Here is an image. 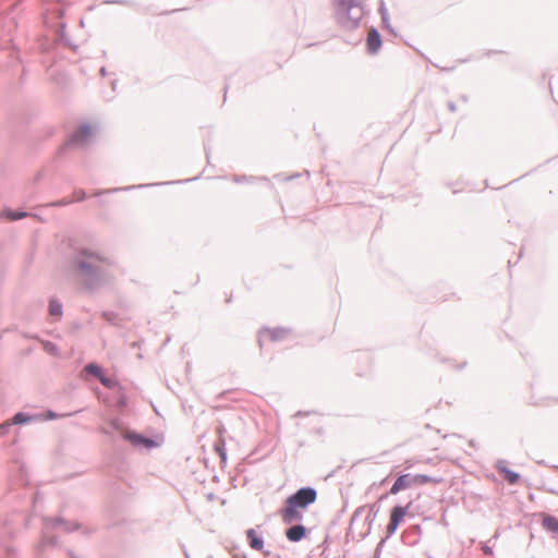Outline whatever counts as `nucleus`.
Masks as SVG:
<instances>
[{"label": "nucleus", "mask_w": 558, "mask_h": 558, "mask_svg": "<svg viewBox=\"0 0 558 558\" xmlns=\"http://www.w3.org/2000/svg\"><path fill=\"white\" fill-rule=\"evenodd\" d=\"M317 499V490L314 487H301L286 500L279 513L283 523L293 524L303 520V511Z\"/></svg>", "instance_id": "obj_1"}, {"label": "nucleus", "mask_w": 558, "mask_h": 558, "mask_svg": "<svg viewBox=\"0 0 558 558\" xmlns=\"http://www.w3.org/2000/svg\"><path fill=\"white\" fill-rule=\"evenodd\" d=\"M337 23L347 31L360 26L364 16V7L361 0H332Z\"/></svg>", "instance_id": "obj_2"}, {"label": "nucleus", "mask_w": 558, "mask_h": 558, "mask_svg": "<svg viewBox=\"0 0 558 558\" xmlns=\"http://www.w3.org/2000/svg\"><path fill=\"white\" fill-rule=\"evenodd\" d=\"M411 504L407 506L396 505L390 510L389 522L386 526V536L383 538L385 542L390 538L398 530L399 525L403 522Z\"/></svg>", "instance_id": "obj_3"}, {"label": "nucleus", "mask_w": 558, "mask_h": 558, "mask_svg": "<svg viewBox=\"0 0 558 558\" xmlns=\"http://www.w3.org/2000/svg\"><path fill=\"white\" fill-rule=\"evenodd\" d=\"M107 263L105 257L95 253H84L82 258L78 259L77 266L83 271L96 270L101 264Z\"/></svg>", "instance_id": "obj_4"}, {"label": "nucleus", "mask_w": 558, "mask_h": 558, "mask_svg": "<svg viewBox=\"0 0 558 558\" xmlns=\"http://www.w3.org/2000/svg\"><path fill=\"white\" fill-rule=\"evenodd\" d=\"M507 463L508 462L506 460H498L495 464V469L497 470L498 474L508 482V484L517 485L521 480V475L518 472L509 469Z\"/></svg>", "instance_id": "obj_5"}, {"label": "nucleus", "mask_w": 558, "mask_h": 558, "mask_svg": "<svg viewBox=\"0 0 558 558\" xmlns=\"http://www.w3.org/2000/svg\"><path fill=\"white\" fill-rule=\"evenodd\" d=\"M383 40L377 28L372 27L366 38V49L369 54H376L381 48Z\"/></svg>", "instance_id": "obj_6"}, {"label": "nucleus", "mask_w": 558, "mask_h": 558, "mask_svg": "<svg viewBox=\"0 0 558 558\" xmlns=\"http://www.w3.org/2000/svg\"><path fill=\"white\" fill-rule=\"evenodd\" d=\"M307 533L308 530L301 523L293 524L284 531L286 537L292 543L301 542L306 537Z\"/></svg>", "instance_id": "obj_7"}, {"label": "nucleus", "mask_w": 558, "mask_h": 558, "mask_svg": "<svg viewBox=\"0 0 558 558\" xmlns=\"http://www.w3.org/2000/svg\"><path fill=\"white\" fill-rule=\"evenodd\" d=\"M288 332L289 330L282 327L265 328L260 330L258 341L262 344L264 337H268L271 341H280L286 338Z\"/></svg>", "instance_id": "obj_8"}, {"label": "nucleus", "mask_w": 558, "mask_h": 558, "mask_svg": "<svg viewBox=\"0 0 558 558\" xmlns=\"http://www.w3.org/2000/svg\"><path fill=\"white\" fill-rule=\"evenodd\" d=\"M413 485V477L410 473L399 475L392 486L390 487L389 494L397 495L403 489L409 488Z\"/></svg>", "instance_id": "obj_9"}, {"label": "nucleus", "mask_w": 558, "mask_h": 558, "mask_svg": "<svg viewBox=\"0 0 558 558\" xmlns=\"http://www.w3.org/2000/svg\"><path fill=\"white\" fill-rule=\"evenodd\" d=\"M379 509H380V507H379V505L377 502H374V504L368 506V513H367V515L365 518V523L367 524V530H366V532L360 534L359 541H362L366 536L369 535L371 530H372V525H373V523H374V521H375V519H376V517H377V514L379 512Z\"/></svg>", "instance_id": "obj_10"}, {"label": "nucleus", "mask_w": 558, "mask_h": 558, "mask_svg": "<svg viewBox=\"0 0 558 558\" xmlns=\"http://www.w3.org/2000/svg\"><path fill=\"white\" fill-rule=\"evenodd\" d=\"M246 539L250 547L254 550L262 551L264 548V537L254 529L246 530Z\"/></svg>", "instance_id": "obj_11"}, {"label": "nucleus", "mask_w": 558, "mask_h": 558, "mask_svg": "<svg viewBox=\"0 0 558 558\" xmlns=\"http://www.w3.org/2000/svg\"><path fill=\"white\" fill-rule=\"evenodd\" d=\"M543 527L553 534L558 535V518L553 514H545L542 520Z\"/></svg>", "instance_id": "obj_12"}, {"label": "nucleus", "mask_w": 558, "mask_h": 558, "mask_svg": "<svg viewBox=\"0 0 558 558\" xmlns=\"http://www.w3.org/2000/svg\"><path fill=\"white\" fill-rule=\"evenodd\" d=\"M414 485H424V484H439L442 482L441 477H434L426 474H416L412 475Z\"/></svg>", "instance_id": "obj_13"}, {"label": "nucleus", "mask_w": 558, "mask_h": 558, "mask_svg": "<svg viewBox=\"0 0 558 558\" xmlns=\"http://www.w3.org/2000/svg\"><path fill=\"white\" fill-rule=\"evenodd\" d=\"M92 135V129L87 125H83L76 130V132L72 136V142L76 144L83 143Z\"/></svg>", "instance_id": "obj_14"}, {"label": "nucleus", "mask_w": 558, "mask_h": 558, "mask_svg": "<svg viewBox=\"0 0 558 558\" xmlns=\"http://www.w3.org/2000/svg\"><path fill=\"white\" fill-rule=\"evenodd\" d=\"M129 439L131 440V442L133 445H136V446H144L146 448H151V447H155L157 444L149 439V438H145L141 435H137V434H132V435H129Z\"/></svg>", "instance_id": "obj_15"}, {"label": "nucleus", "mask_w": 558, "mask_h": 558, "mask_svg": "<svg viewBox=\"0 0 558 558\" xmlns=\"http://www.w3.org/2000/svg\"><path fill=\"white\" fill-rule=\"evenodd\" d=\"M365 509H366V506H360V507H357V508L354 510V512H353V514H352V517H351V520H350V526H349L348 532H347V534H345L347 541H349V538H350V537L354 538V537H353V535H352V525H353V523H354L359 518H361V517H362V514L364 513Z\"/></svg>", "instance_id": "obj_16"}, {"label": "nucleus", "mask_w": 558, "mask_h": 558, "mask_svg": "<svg viewBox=\"0 0 558 558\" xmlns=\"http://www.w3.org/2000/svg\"><path fill=\"white\" fill-rule=\"evenodd\" d=\"M49 313L52 316L60 317L62 315L61 304L56 302L54 300L50 301Z\"/></svg>", "instance_id": "obj_17"}, {"label": "nucleus", "mask_w": 558, "mask_h": 558, "mask_svg": "<svg viewBox=\"0 0 558 558\" xmlns=\"http://www.w3.org/2000/svg\"><path fill=\"white\" fill-rule=\"evenodd\" d=\"M84 198H85V192L84 191H76V192H74L72 199L59 202V203H57V205H66V204H70L72 202L83 201Z\"/></svg>", "instance_id": "obj_18"}, {"label": "nucleus", "mask_w": 558, "mask_h": 558, "mask_svg": "<svg viewBox=\"0 0 558 558\" xmlns=\"http://www.w3.org/2000/svg\"><path fill=\"white\" fill-rule=\"evenodd\" d=\"M378 12L381 16V22H387V17H389V14L384 0H380L379 2Z\"/></svg>", "instance_id": "obj_19"}, {"label": "nucleus", "mask_w": 558, "mask_h": 558, "mask_svg": "<svg viewBox=\"0 0 558 558\" xmlns=\"http://www.w3.org/2000/svg\"><path fill=\"white\" fill-rule=\"evenodd\" d=\"M10 220H17L27 216L26 213L5 211L3 214Z\"/></svg>", "instance_id": "obj_20"}, {"label": "nucleus", "mask_w": 558, "mask_h": 558, "mask_svg": "<svg viewBox=\"0 0 558 558\" xmlns=\"http://www.w3.org/2000/svg\"><path fill=\"white\" fill-rule=\"evenodd\" d=\"M29 421H31V417L25 415L24 413H17L13 417V423H15V424L26 423Z\"/></svg>", "instance_id": "obj_21"}, {"label": "nucleus", "mask_w": 558, "mask_h": 558, "mask_svg": "<svg viewBox=\"0 0 558 558\" xmlns=\"http://www.w3.org/2000/svg\"><path fill=\"white\" fill-rule=\"evenodd\" d=\"M481 549L483 554L486 556H492L494 554L493 548L488 546L486 543L482 544Z\"/></svg>", "instance_id": "obj_22"}, {"label": "nucleus", "mask_w": 558, "mask_h": 558, "mask_svg": "<svg viewBox=\"0 0 558 558\" xmlns=\"http://www.w3.org/2000/svg\"><path fill=\"white\" fill-rule=\"evenodd\" d=\"M385 544V539H381L377 546H376V549H375V553H374V558H380V553H381V548Z\"/></svg>", "instance_id": "obj_23"}, {"label": "nucleus", "mask_w": 558, "mask_h": 558, "mask_svg": "<svg viewBox=\"0 0 558 558\" xmlns=\"http://www.w3.org/2000/svg\"><path fill=\"white\" fill-rule=\"evenodd\" d=\"M87 371L94 375H98L100 372L99 367L96 365H88Z\"/></svg>", "instance_id": "obj_24"}, {"label": "nucleus", "mask_w": 558, "mask_h": 558, "mask_svg": "<svg viewBox=\"0 0 558 558\" xmlns=\"http://www.w3.org/2000/svg\"><path fill=\"white\" fill-rule=\"evenodd\" d=\"M383 23V26L384 28H386L387 31H389L390 33H395L393 28L391 27L390 25V20L389 17H387V22H381Z\"/></svg>", "instance_id": "obj_25"}, {"label": "nucleus", "mask_w": 558, "mask_h": 558, "mask_svg": "<svg viewBox=\"0 0 558 558\" xmlns=\"http://www.w3.org/2000/svg\"><path fill=\"white\" fill-rule=\"evenodd\" d=\"M447 107H448V109L451 112H456L457 111V106H456V104L453 101H448Z\"/></svg>", "instance_id": "obj_26"}, {"label": "nucleus", "mask_w": 558, "mask_h": 558, "mask_svg": "<svg viewBox=\"0 0 558 558\" xmlns=\"http://www.w3.org/2000/svg\"><path fill=\"white\" fill-rule=\"evenodd\" d=\"M264 553V556L265 557H271V558H282L280 555H272L270 554V551L266 550V551H263Z\"/></svg>", "instance_id": "obj_27"}, {"label": "nucleus", "mask_w": 558, "mask_h": 558, "mask_svg": "<svg viewBox=\"0 0 558 558\" xmlns=\"http://www.w3.org/2000/svg\"><path fill=\"white\" fill-rule=\"evenodd\" d=\"M216 450L219 452V456L221 457V459L225 460V453L221 451V449L218 445H216Z\"/></svg>", "instance_id": "obj_28"}, {"label": "nucleus", "mask_w": 558, "mask_h": 558, "mask_svg": "<svg viewBox=\"0 0 558 558\" xmlns=\"http://www.w3.org/2000/svg\"><path fill=\"white\" fill-rule=\"evenodd\" d=\"M405 464H407V468H412L414 465L412 460H407Z\"/></svg>", "instance_id": "obj_29"}, {"label": "nucleus", "mask_w": 558, "mask_h": 558, "mask_svg": "<svg viewBox=\"0 0 558 558\" xmlns=\"http://www.w3.org/2000/svg\"><path fill=\"white\" fill-rule=\"evenodd\" d=\"M299 177H300V174H299V173H295V174H293V175L289 177V178H288V180H291V179H294V178H299Z\"/></svg>", "instance_id": "obj_30"}, {"label": "nucleus", "mask_w": 558, "mask_h": 558, "mask_svg": "<svg viewBox=\"0 0 558 558\" xmlns=\"http://www.w3.org/2000/svg\"><path fill=\"white\" fill-rule=\"evenodd\" d=\"M302 415H305V413H303V412H301V411H299V412L296 413V416H302Z\"/></svg>", "instance_id": "obj_31"}, {"label": "nucleus", "mask_w": 558, "mask_h": 558, "mask_svg": "<svg viewBox=\"0 0 558 558\" xmlns=\"http://www.w3.org/2000/svg\"><path fill=\"white\" fill-rule=\"evenodd\" d=\"M537 463H538V464H541V465H546V463H545V461H544V460L538 461Z\"/></svg>", "instance_id": "obj_32"}]
</instances>
